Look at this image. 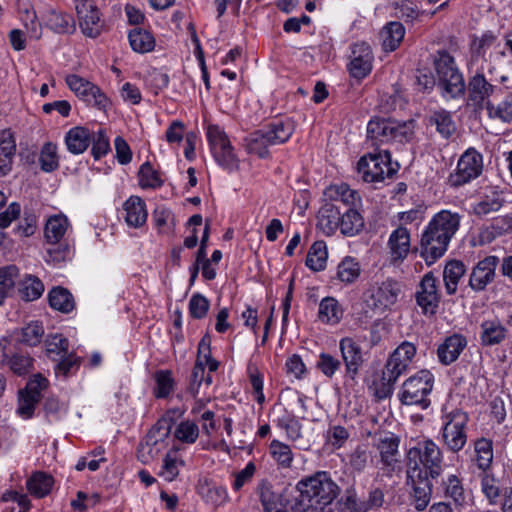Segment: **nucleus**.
<instances>
[{"mask_svg":"<svg viewBox=\"0 0 512 512\" xmlns=\"http://www.w3.org/2000/svg\"><path fill=\"white\" fill-rule=\"evenodd\" d=\"M371 461V452L363 446H358L350 455V464L357 471H363Z\"/></svg>","mask_w":512,"mask_h":512,"instance_id":"nucleus-61","label":"nucleus"},{"mask_svg":"<svg viewBox=\"0 0 512 512\" xmlns=\"http://www.w3.org/2000/svg\"><path fill=\"white\" fill-rule=\"evenodd\" d=\"M327 260L326 245L322 241H316L310 248L306 265L313 271L324 269Z\"/></svg>","mask_w":512,"mask_h":512,"instance_id":"nucleus-46","label":"nucleus"},{"mask_svg":"<svg viewBox=\"0 0 512 512\" xmlns=\"http://www.w3.org/2000/svg\"><path fill=\"white\" fill-rule=\"evenodd\" d=\"M433 386V374L429 370H420L403 382L398 393V399L403 405H415L426 409L431 404L429 395Z\"/></svg>","mask_w":512,"mask_h":512,"instance_id":"nucleus-5","label":"nucleus"},{"mask_svg":"<svg viewBox=\"0 0 512 512\" xmlns=\"http://www.w3.org/2000/svg\"><path fill=\"white\" fill-rule=\"evenodd\" d=\"M91 143V152L96 160L106 155L110 149L109 140L104 130H99L97 133L91 134Z\"/></svg>","mask_w":512,"mask_h":512,"instance_id":"nucleus-58","label":"nucleus"},{"mask_svg":"<svg viewBox=\"0 0 512 512\" xmlns=\"http://www.w3.org/2000/svg\"><path fill=\"white\" fill-rule=\"evenodd\" d=\"M300 492V502L307 503L309 507H325L331 504L339 495L340 488L324 471L303 478L297 483Z\"/></svg>","mask_w":512,"mask_h":512,"instance_id":"nucleus-2","label":"nucleus"},{"mask_svg":"<svg viewBox=\"0 0 512 512\" xmlns=\"http://www.w3.org/2000/svg\"><path fill=\"white\" fill-rule=\"evenodd\" d=\"M21 20L24 24V27L31 39L39 40L42 36V26L38 21L36 12L33 9H29L25 7L20 10Z\"/></svg>","mask_w":512,"mask_h":512,"instance_id":"nucleus-50","label":"nucleus"},{"mask_svg":"<svg viewBox=\"0 0 512 512\" xmlns=\"http://www.w3.org/2000/svg\"><path fill=\"white\" fill-rule=\"evenodd\" d=\"M367 435L373 437V445L380 454V462L383 468L387 469L388 472H393L396 464L399 462V437L392 432L386 431H379L374 434L368 432Z\"/></svg>","mask_w":512,"mask_h":512,"instance_id":"nucleus-16","label":"nucleus"},{"mask_svg":"<svg viewBox=\"0 0 512 512\" xmlns=\"http://www.w3.org/2000/svg\"><path fill=\"white\" fill-rule=\"evenodd\" d=\"M364 227L362 215L355 209L349 208L343 214L340 213V231L343 235L354 236Z\"/></svg>","mask_w":512,"mask_h":512,"instance_id":"nucleus-35","label":"nucleus"},{"mask_svg":"<svg viewBox=\"0 0 512 512\" xmlns=\"http://www.w3.org/2000/svg\"><path fill=\"white\" fill-rule=\"evenodd\" d=\"M156 389L155 396L157 398L167 397L173 390L174 380L169 370H160L155 374Z\"/></svg>","mask_w":512,"mask_h":512,"instance_id":"nucleus-54","label":"nucleus"},{"mask_svg":"<svg viewBox=\"0 0 512 512\" xmlns=\"http://www.w3.org/2000/svg\"><path fill=\"white\" fill-rule=\"evenodd\" d=\"M481 341L483 345L493 346L502 342L507 329L498 320H487L481 324Z\"/></svg>","mask_w":512,"mask_h":512,"instance_id":"nucleus-32","label":"nucleus"},{"mask_svg":"<svg viewBox=\"0 0 512 512\" xmlns=\"http://www.w3.org/2000/svg\"><path fill=\"white\" fill-rule=\"evenodd\" d=\"M357 170L362 180L367 183L382 182L385 177L392 178L396 169L391 166V156L387 149L369 153L360 158Z\"/></svg>","mask_w":512,"mask_h":512,"instance_id":"nucleus-9","label":"nucleus"},{"mask_svg":"<svg viewBox=\"0 0 512 512\" xmlns=\"http://www.w3.org/2000/svg\"><path fill=\"white\" fill-rule=\"evenodd\" d=\"M65 142L69 152L81 154L91 143V133L85 127H74L67 132Z\"/></svg>","mask_w":512,"mask_h":512,"instance_id":"nucleus-31","label":"nucleus"},{"mask_svg":"<svg viewBox=\"0 0 512 512\" xmlns=\"http://www.w3.org/2000/svg\"><path fill=\"white\" fill-rule=\"evenodd\" d=\"M68 227V219L63 215L50 217L45 225V237L51 244L58 243L65 235Z\"/></svg>","mask_w":512,"mask_h":512,"instance_id":"nucleus-39","label":"nucleus"},{"mask_svg":"<svg viewBox=\"0 0 512 512\" xmlns=\"http://www.w3.org/2000/svg\"><path fill=\"white\" fill-rule=\"evenodd\" d=\"M80 358L76 357L73 354L62 355L61 360L56 364L55 372L56 374H61L64 377H67L75 370L79 368Z\"/></svg>","mask_w":512,"mask_h":512,"instance_id":"nucleus-63","label":"nucleus"},{"mask_svg":"<svg viewBox=\"0 0 512 512\" xmlns=\"http://www.w3.org/2000/svg\"><path fill=\"white\" fill-rule=\"evenodd\" d=\"M429 124L434 125L437 132L445 139L451 137L456 131V125L451 114L445 110L433 112L429 117Z\"/></svg>","mask_w":512,"mask_h":512,"instance_id":"nucleus-37","label":"nucleus"},{"mask_svg":"<svg viewBox=\"0 0 512 512\" xmlns=\"http://www.w3.org/2000/svg\"><path fill=\"white\" fill-rule=\"evenodd\" d=\"M439 85L452 98L462 95L465 84L462 74L455 66L453 57L446 51L438 53L434 61Z\"/></svg>","mask_w":512,"mask_h":512,"instance_id":"nucleus-11","label":"nucleus"},{"mask_svg":"<svg viewBox=\"0 0 512 512\" xmlns=\"http://www.w3.org/2000/svg\"><path fill=\"white\" fill-rule=\"evenodd\" d=\"M407 485L410 486V501L418 511L426 509L432 497V483L429 475L417 467H410L406 471Z\"/></svg>","mask_w":512,"mask_h":512,"instance_id":"nucleus-14","label":"nucleus"},{"mask_svg":"<svg viewBox=\"0 0 512 512\" xmlns=\"http://www.w3.org/2000/svg\"><path fill=\"white\" fill-rule=\"evenodd\" d=\"M66 84L78 97L84 100L87 104L105 110L109 104V100L101 89L89 82L88 80L76 74L66 76Z\"/></svg>","mask_w":512,"mask_h":512,"instance_id":"nucleus-15","label":"nucleus"},{"mask_svg":"<svg viewBox=\"0 0 512 512\" xmlns=\"http://www.w3.org/2000/svg\"><path fill=\"white\" fill-rule=\"evenodd\" d=\"M44 292L42 281L33 275H26L20 281L19 293L25 301H34L38 299Z\"/></svg>","mask_w":512,"mask_h":512,"instance_id":"nucleus-42","label":"nucleus"},{"mask_svg":"<svg viewBox=\"0 0 512 512\" xmlns=\"http://www.w3.org/2000/svg\"><path fill=\"white\" fill-rule=\"evenodd\" d=\"M257 492L264 511L282 504L281 495L273 490V485L266 479L259 482Z\"/></svg>","mask_w":512,"mask_h":512,"instance_id":"nucleus-47","label":"nucleus"},{"mask_svg":"<svg viewBox=\"0 0 512 512\" xmlns=\"http://www.w3.org/2000/svg\"><path fill=\"white\" fill-rule=\"evenodd\" d=\"M46 25L58 34L70 33L75 30V23L72 16L56 11L49 13Z\"/></svg>","mask_w":512,"mask_h":512,"instance_id":"nucleus-43","label":"nucleus"},{"mask_svg":"<svg viewBox=\"0 0 512 512\" xmlns=\"http://www.w3.org/2000/svg\"><path fill=\"white\" fill-rule=\"evenodd\" d=\"M138 176L139 184L142 188H157L163 183L159 173L152 168L149 162L141 165Z\"/></svg>","mask_w":512,"mask_h":512,"instance_id":"nucleus-52","label":"nucleus"},{"mask_svg":"<svg viewBox=\"0 0 512 512\" xmlns=\"http://www.w3.org/2000/svg\"><path fill=\"white\" fill-rule=\"evenodd\" d=\"M318 227L326 235H332L340 226V208L333 203H326L319 210Z\"/></svg>","mask_w":512,"mask_h":512,"instance_id":"nucleus-29","label":"nucleus"},{"mask_svg":"<svg viewBox=\"0 0 512 512\" xmlns=\"http://www.w3.org/2000/svg\"><path fill=\"white\" fill-rule=\"evenodd\" d=\"M292 134L293 127L290 124L274 123L267 129L257 130L249 134L245 138V149L249 154H255L259 158H267L270 146L285 143Z\"/></svg>","mask_w":512,"mask_h":512,"instance_id":"nucleus-4","label":"nucleus"},{"mask_svg":"<svg viewBox=\"0 0 512 512\" xmlns=\"http://www.w3.org/2000/svg\"><path fill=\"white\" fill-rule=\"evenodd\" d=\"M416 346L408 341L402 342L388 358L382 373V380L392 387L407 370L416 354Z\"/></svg>","mask_w":512,"mask_h":512,"instance_id":"nucleus-13","label":"nucleus"},{"mask_svg":"<svg viewBox=\"0 0 512 512\" xmlns=\"http://www.w3.org/2000/svg\"><path fill=\"white\" fill-rule=\"evenodd\" d=\"M483 169L482 156L474 149H468L459 159L457 170L449 177L452 186H462L477 178Z\"/></svg>","mask_w":512,"mask_h":512,"instance_id":"nucleus-18","label":"nucleus"},{"mask_svg":"<svg viewBox=\"0 0 512 512\" xmlns=\"http://www.w3.org/2000/svg\"><path fill=\"white\" fill-rule=\"evenodd\" d=\"M199 435V429L198 426L189 421L181 422L176 430H175V437L185 443H194Z\"/></svg>","mask_w":512,"mask_h":512,"instance_id":"nucleus-57","label":"nucleus"},{"mask_svg":"<svg viewBox=\"0 0 512 512\" xmlns=\"http://www.w3.org/2000/svg\"><path fill=\"white\" fill-rule=\"evenodd\" d=\"M344 310L337 299L325 297L319 304L318 318L322 323L338 324L343 318Z\"/></svg>","mask_w":512,"mask_h":512,"instance_id":"nucleus-30","label":"nucleus"},{"mask_svg":"<svg viewBox=\"0 0 512 512\" xmlns=\"http://www.w3.org/2000/svg\"><path fill=\"white\" fill-rule=\"evenodd\" d=\"M373 54L369 44L356 43L352 49L350 74L357 79L366 77L372 70Z\"/></svg>","mask_w":512,"mask_h":512,"instance_id":"nucleus-22","label":"nucleus"},{"mask_svg":"<svg viewBox=\"0 0 512 512\" xmlns=\"http://www.w3.org/2000/svg\"><path fill=\"white\" fill-rule=\"evenodd\" d=\"M398 282L387 279L371 288V299L375 308L384 309L394 305L400 293Z\"/></svg>","mask_w":512,"mask_h":512,"instance_id":"nucleus-23","label":"nucleus"},{"mask_svg":"<svg viewBox=\"0 0 512 512\" xmlns=\"http://www.w3.org/2000/svg\"><path fill=\"white\" fill-rule=\"evenodd\" d=\"M172 425V416L167 413L149 430L137 450V457L142 463L152 462L167 448Z\"/></svg>","mask_w":512,"mask_h":512,"instance_id":"nucleus-6","label":"nucleus"},{"mask_svg":"<svg viewBox=\"0 0 512 512\" xmlns=\"http://www.w3.org/2000/svg\"><path fill=\"white\" fill-rule=\"evenodd\" d=\"M40 399L30 396L22 391H19L17 413L24 419H29L33 416L36 405Z\"/></svg>","mask_w":512,"mask_h":512,"instance_id":"nucleus-56","label":"nucleus"},{"mask_svg":"<svg viewBox=\"0 0 512 512\" xmlns=\"http://www.w3.org/2000/svg\"><path fill=\"white\" fill-rule=\"evenodd\" d=\"M405 35L404 26L397 21L389 22L381 31L382 44L385 50L394 51Z\"/></svg>","mask_w":512,"mask_h":512,"instance_id":"nucleus-33","label":"nucleus"},{"mask_svg":"<svg viewBox=\"0 0 512 512\" xmlns=\"http://www.w3.org/2000/svg\"><path fill=\"white\" fill-rule=\"evenodd\" d=\"M46 353L50 357L66 355L68 353V340L61 334L50 335L46 340Z\"/></svg>","mask_w":512,"mask_h":512,"instance_id":"nucleus-59","label":"nucleus"},{"mask_svg":"<svg viewBox=\"0 0 512 512\" xmlns=\"http://www.w3.org/2000/svg\"><path fill=\"white\" fill-rule=\"evenodd\" d=\"M16 144L13 135L4 131L0 136V177L7 175L13 164Z\"/></svg>","mask_w":512,"mask_h":512,"instance_id":"nucleus-28","label":"nucleus"},{"mask_svg":"<svg viewBox=\"0 0 512 512\" xmlns=\"http://www.w3.org/2000/svg\"><path fill=\"white\" fill-rule=\"evenodd\" d=\"M476 462L480 469L486 470L493 460L492 442L488 439H478L474 444Z\"/></svg>","mask_w":512,"mask_h":512,"instance_id":"nucleus-48","label":"nucleus"},{"mask_svg":"<svg viewBox=\"0 0 512 512\" xmlns=\"http://www.w3.org/2000/svg\"><path fill=\"white\" fill-rule=\"evenodd\" d=\"M465 274V265L461 261L453 260L446 264L443 272L446 292L452 295L456 292L458 282Z\"/></svg>","mask_w":512,"mask_h":512,"instance_id":"nucleus-36","label":"nucleus"},{"mask_svg":"<svg viewBox=\"0 0 512 512\" xmlns=\"http://www.w3.org/2000/svg\"><path fill=\"white\" fill-rule=\"evenodd\" d=\"M414 133V121L399 122L394 119H372L367 125V141L378 149L390 141H408Z\"/></svg>","mask_w":512,"mask_h":512,"instance_id":"nucleus-3","label":"nucleus"},{"mask_svg":"<svg viewBox=\"0 0 512 512\" xmlns=\"http://www.w3.org/2000/svg\"><path fill=\"white\" fill-rule=\"evenodd\" d=\"M498 263L499 258L497 256H487L483 260L479 261L470 274V288L475 292L485 290L487 285L494 281Z\"/></svg>","mask_w":512,"mask_h":512,"instance_id":"nucleus-21","label":"nucleus"},{"mask_svg":"<svg viewBox=\"0 0 512 512\" xmlns=\"http://www.w3.org/2000/svg\"><path fill=\"white\" fill-rule=\"evenodd\" d=\"M125 221L128 226L139 228L146 223L147 209L144 200L138 196H131L123 204Z\"/></svg>","mask_w":512,"mask_h":512,"instance_id":"nucleus-25","label":"nucleus"},{"mask_svg":"<svg viewBox=\"0 0 512 512\" xmlns=\"http://www.w3.org/2000/svg\"><path fill=\"white\" fill-rule=\"evenodd\" d=\"M466 346L467 340L460 334H453L447 337L437 349L439 361L444 365L453 363L458 359Z\"/></svg>","mask_w":512,"mask_h":512,"instance_id":"nucleus-24","label":"nucleus"},{"mask_svg":"<svg viewBox=\"0 0 512 512\" xmlns=\"http://www.w3.org/2000/svg\"><path fill=\"white\" fill-rule=\"evenodd\" d=\"M48 301L51 308L62 313H70L75 307L72 294L62 287L53 288L48 294Z\"/></svg>","mask_w":512,"mask_h":512,"instance_id":"nucleus-34","label":"nucleus"},{"mask_svg":"<svg viewBox=\"0 0 512 512\" xmlns=\"http://www.w3.org/2000/svg\"><path fill=\"white\" fill-rule=\"evenodd\" d=\"M459 225L460 216L448 210H442L432 217L420 241V255L427 265L434 264L445 254Z\"/></svg>","mask_w":512,"mask_h":512,"instance_id":"nucleus-1","label":"nucleus"},{"mask_svg":"<svg viewBox=\"0 0 512 512\" xmlns=\"http://www.w3.org/2000/svg\"><path fill=\"white\" fill-rule=\"evenodd\" d=\"M436 283V277L432 272L425 274L419 283L416 301L425 315H434L439 306L440 296Z\"/></svg>","mask_w":512,"mask_h":512,"instance_id":"nucleus-19","label":"nucleus"},{"mask_svg":"<svg viewBox=\"0 0 512 512\" xmlns=\"http://www.w3.org/2000/svg\"><path fill=\"white\" fill-rule=\"evenodd\" d=\"M19 270L15 265H8L0 268V305L5 298L13 291Z\"/></svg>","mask_w":512,"mask_h":512,"instance_id":"nucleus-44","label":"nucleus"},{"mask_svg":"<svg viewBox=\"0 0 512 512\" xmlns=\"http://www.w3.org/2000/svg\"><path fill=\"white\" fill-rule=\"evenodd\" d=\"M407 458V469L417 467L431 479L439 477L442 472V452L430 439L423 440L417 447L409 449Z\"/></svg>","mask_w":512,"mask_h":512,"instance_id":"nucleus-7","label":"nucleus"},{"mask_svg":"<svg viewBox=\"0 0 512 512\" xmlns=\"http://www.w3.org/2000/svg\"><path fill=\"white\" fill-rule=\"evenodd\" d=\"M441 488L444 497L451 499L455 506L461 507L467 504L468 496L461 479L457 475L451 474L443 479Z\"/></svg>","mask_w":512,"mask_h":512,"instance_id":"nucleus-27","label":"nucleus"},{"mask_svg":"<svg viewBox=\"0 0 512 512\" xmlns=\"http://www.w3.org/2000/svg\"><path fill=\"white\" fill-rule=\"evenodd\" d=\"M317 368L328 378H332L340 369L341 361L329 353H321L316 364Z\"/></svg>","mask_w":512,"mask_h":512,"instance_id":"nucleus-55","label":"nucleus"},{"mask_svg":"<svg viewBox=\"0 0 512 512\" xmlns=\"http://www.w3.org/2000/svg\"><path fill=\"white\" fill-rule=\"evenodd\" d=\"M53 478L43 472L34 473L27 481V489L31 495L43 498L52 489Z\"/></svg>","mask_w":512,"mask_h":512,"instance_id":"nucleus-38","label":"nucleus"},{"mask_svg":"<svg viewBox=\"0 0 512 512\" xmlns=\"http://www.w3.org/2000/svg\"><path fill=\"white\" fill-rule=\"evenodd\" d=\"M494 71L495 68H488L486 73L485 68L481 67V71L469 79L468 101L476 110L488 109V105H491L489 98L497 90L495 83H502L507 80L506 76L497 79L494 76Z\"/></svg>","mask_w":512,"mask_h":512,"instance_id":"nucleus-8","label":"nucleus"},{"mask_svg":"<svg viewBox=\"0 0 512 512\" xmlns=\"http://www.w3.org/2000/svg\"><path fill=\"white\" fill-rule=\"evenodd\" d=\"M207 139L216 162L228 171L239 170L240 161L233 151L226 133L218 126L207 127Z\"/></svg>","mask_w":512,"mask_h":512,"instance_id":"nucleus-12","label":"nucleus"},{"mask_svg":"<svg viewBox=\"0 0 512 512\" xmlns=\"http://www.w3.org/2000/svg\"><path fill=\"white\" fill-rule=\"evenodd\" d=\"M325 195L331 201L345 205H355L360 200L357 191L350 189L347 184L332 185L326 189Z\"/></svg>","mask_w":512,"mask_h":512,"instance_id":"nucleus-41","label":"nucleus"},{"mask_svg":"<svg viewBox=\"0 0 512 512\" xmlns=\"http://www.w3.org/2000/svg\"><path fill=\"white\" fill-rule=\"evenodd\" d=\"M339 350L346 374L354 379L364 364V355L361 346L351 337H344L339 341Z\"/></svg>","mask_w":512,"mask_h":512,"instance_id":"nucleus-20","label":"nucleus"},{"mask_svg":"<svg viewBox=\"0 0 512 512\" xmlns=\"http://www.w3.org/2000/svg\"><path fill=\"white\" fill-rule=\"evenodd\" d=\"M270 451L274 460L282 468H290L293 461V454L291 448L277 440L272 441Z\"/></svg>","mask_w":512,"mask_h":512,"instance_id":"nucleus-51","label":"nucleus"},{"mask_svg":"<svg viewBox=\"0 0 512 512\" xmlns=\"http://www.w3.org/2000/svg\"><path fill=\"white\" fill-rule=\"evenodd\" d=\"M340 512H366L364 501H358L354 493L348 494L339 502Z\"/></svg>","mask_w":512,"mask_h":512,"instance_id":"nucleus-64","label":"nucleus"},{"mask_svg":"<svg viewBox=\"0 0 512 512\" xmlns=\"http://www.w3.org/2000/svg\"><path fill=\"white\" fill-rule=\"evenodd\" d=\"M488 114L490 117L499 118L503 121L512 120V96L506 97L499 105H488Z\"/></svg>","mask_w":512,"mask_h":512,"instance_id":"nucleus-60","label":"nucleus"},{"mask_svg":"<svg viewBox=\"0 0 512 512\" xmlns=\"http://www.w3.org/2000/svg\"><path fill=\"white\" fill-rule=\"evenodd\" d=\"M210 303L206 297L201 294H195L189 301L190 315L195 319H202L206 316Z\"/></svg>","mask_w":512,"mask_h":512,"instance_id":"nucleus-62","label":"nucleus"},{"mask_svg":"<svg viewBox=\"0 0 512 512\" xmlns=\"http://www.w3.org/2000/svg\"><path fill=\"white\" fill-rule=\"evenodd\" d=\"M44 335V327L38 322H31L21 329V342L29 345H38Z\"/></svg>","mask_w":512,"mask_h":512,"instance_id":"nucleus-53","label":"nucleus"},{"mask_svg":"<svg viewBox=\"0 0 512 512\" xmlns=\"http://www.w3.org/2000/svg\"><path fill=\"white\" fill-rule=\"evenodd\" d=\"M128 38L130 46L135 52L147 53L155 47L154 37L146 30L135 28L130 31Z\"/></svg>","mask_w":512,"mask_h":512,"instance_id":"nucleus-40","label":"nucleus"},{"mask_svg":"<svg viewBox=\"0 0 512 512\" xmlns=\"http://www.w3.org/2000/svg\"><path fill=\"white\" fill-rule=\"evenodd\" d=\"M39 162L44 172H52L59 166L57 146L51 142L45 143L41 149Z\"/></svg>","mask_w":512,"mask_h":512,"instance_id":"nucleus-49","label":"nucleus"},{"mask_svg":"<svg viewBox=\"0 0 512 512\" xmlns=\"http://www.w3.org/2000/svg\"><path fill=\"white\" fill-rule=\"evenodd\" d=\"M442 420L441 439L443 445L448 451L457 453L467 443L468 416L460 410H454L445 414Z\"/></svg>","mask_w":512,"mask_h":512,"instance_id":"nucleus-10","label":"nucleus"},{"mask_svg":"<svg viewBox=\"0 0 512 512\" xmlns=\"http://www.w3.org/2000/svg\"><path fill=\"white\" fill-rule=\"evenodd\" d=\"M76 12L82 33L90 38H97L104 29L98 7L93 0H76Z\"/></svg>","mask_w":512,"mask_h":512,"instance_id":"nucleus-17","label":"nucleus"},{"mask_svg":"<svg viewBox=\"0 0 512 512\" xmlns=\"http://www.w3.org/2000/svg\"><path fill=\"white\" fill-rule=\"evenodd\" d=\"M359 263L351 258H344L337 267V278L346 284L353 283L360 276Z\"/></svg>","mask_w":512,"mask_h":512,"instance_id":"nucleus-45","label":"nucleus"},{"mask_svg":"<svg viewBox=\"0 0 512 512\" xmlns=\"http://www.w3.org/2000/svg\"><path fill=\"white\" fill-rule=\"evenodd\" d=\"M393 261L403 260L410 251V233L405 227H398L394 230L388 241Z\"/></svg>","mask_w":512,"mask_h":512,"instance_id":"nucleus-26","label":"nucleus"}]
</instances>
